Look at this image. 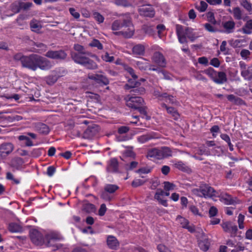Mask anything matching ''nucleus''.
<instances>
[{
	"instance_id": "1",
	"label": "nucleus",
	"mask_w": 252,
	"mask_h": 252,
	"mask_svg": "<svg viewBox=\"0 0 252 252\" xmlns=\"http://www.w3.org/2000/svg\"><path fill=\"white\" fill-rule=\"evenodd\" d=\"M14 59L16 61H20L23 67L33 71L36 70L37 68L46 70L52 66L50 61L37 54L23 56L21 53H18L14 55Z\"/></svg>"
},
{
	"instance_id": "2",
	"label": "nucleus",
	"mask_w": 252,
	"mask_h": 252,
	"mask_svg": "<svg viewBox=\"0 0 252 252\" xmlns=\"http://www.w3.org/2000/svg\"><path fill=\"white\" fill-rule=\"evenodd\" d=\"M74 48L78 53L72 52L71 56L74 62L84 66L88 69H94L97 68V64L93 60L87 57H91L96 60L98 58L94 55L87 52L84 47L79 44L74 45Z\"/></svg>"
},
{
	"instance_id": "3",
	"label": "nucleus",
	"mask_w": 252,
	"mask_h": 252,
	"mask_svg": "<svg viewBox=\"0 0 252 252\" xmlns=\"http://www.w3.org/2000/svg\"><path fill=\"white\" fill-rule=\"evenodd\" d=\"M176 32L179 41L181 43H186L187 38L193 41L199 37L198 33L193 29L188 28L184 31L181 26H177Z\"/></svg>"
},
{
	"instance_id": "4",
	"label": "nucleus",
	"mask_w": 252,
	"mask_h": 252,
	"mask_svg": "<svg viewBox=\"0 0 252 252\" xmlns=\"http://www.w3.org/2000/svg\"><path fill=\"white\" fill-rule=\"evenodd\" d=\"M193 192L198 196L204 197L205 198L219 196V194L213 188L207 185H202L199 189H193Z\"/></svg>"
},
{
	"instance_id": "5",
	"label": "nucleus",
	"mask_w": 252,
	"mask_h": 252,
	"mask_svg": "<svg viewBox=\"0 0 252 252\" xmlns=\"http://www.w3.org/2000/svg\"><path fill=\"white\" fill-rule=\"evenodd\" d=\"M124 28L121 31L116 32V34H122L126 38L131 37L134 33V29L130 19L124 20Z\"/></svg>"
},
{
	"instance_id": "6",
	"label": "nucleus",
	"mask_w": 252,
	"mask_h": 252,
	"mask_svg": "<svg viewBox=\"0 0 252 252\" xmlns=\"http://www.w3.org/2000/svg\"><path fill=\"white\" fill-rule=\"evenodd\" d=\"M124 69L132 77V79H129L128 83L125 86V89L129 90L138 86L139 83L135 81L137 76L134 73V70L131 67L126 65H124Z\"/></svg>"
},
{
	"instance_id": "7",
	"label": "nucleus",
	"mask_w": 252,
	"mask_h": 252,
	"mask_svg": "<svg viewBox=\"0 0 252 252\" xmlns=\"http://www.w3.org/2000/svg\"><path fill=\"white\" fill-rule=\"evenodd\" d=\"M126 105L130 108L137 109L142 104L144 100L141 97L127 95L125 98Z\"/></svg>"
},
{
	"instance_id": "8",
	"label": "nucleus",
	"mask_w": 252,
	"mask_h": 252,
	"mask_svg": "<svg viewBox=\"0 0 252 252\" xmlns=\"http://www.w3.org/2000/svg\"><path fill=\"white\" fill-rule=\"evenodd\" d=\"M30 238L32 243L37 246H42L44 243L43 235L36 229L30 231Z\"/></svg>"
},
{
	"instance_id": "9",
	"label": "nucleus",
	"mask_w": 252,
	"mask_h": 252,
	"mask_svg": "<svg viewBox=\"0 0 252 252\" xmlns=\"http://www.w3.org/2000/svg\"><path fill=\"white\" fill-rule=\"evenodd\" d=\"M239 66L242 76L245 80H250L252 78V65L247 66L244 62L241 61L239 62Z\"/></svg>"
},
{
	"instance_id": "10",
	"label": "nucleus",
	"mask_w": 252,
	"mask_h": 252,
	"mask_svg": "<svg viewBox=\"0 0 252 252\" xmlns=\"http://www.w3.org/2000/svg\"><path fill=\"white\" fill-rule=\"evenodd\" d=\"M221 32L229 34L234 32L235 28V23L233 20L222 21L221 26Z\"/></svg>"
},
{
	"instance_id": "11",
	"label": "nucleus",
	"mask_w": 252,
	"mask_h": 252,
	"mask_svg": "<svg viewBox=\"0 0 252 252\" xmlns=\"http://www.w3.org/2000/svg\"><path fill=\"white\" fill-rule=\"evenodd\" d=\"M88 78L90 80L94 81L98 84L107 85L109 83L108 79L101 73L96 74H89Z\"/></svg>"
},
{
	"instance_id": "12",
	"label": "nucleus",
	"mask_w": 252,
	"mask_h": 252,
	"mask_svg": "<svg viewBox=\"0 0 252 252\" xmlns=\"http://www.w3.org/2000/svg\"><path fill=\"white\" fill-rule=\"evenodd\" d=\"M45 56L48 58H51L53 59L63 60L66 57L67 54L65 53L64 51L63 50H51L48 51L46 53Z\"/></svg>"
},
{
	"instance_id": "13",
	"label": "nucleus",
	"mask_w": 252,
	"mask_h": 252,
	"mask_svg": "<svg viewBox=\"0 0 252 252\" xmlns=\"http://www.w3.org/2000/svg\"><path fill=\"white\" fill-rule=\"evenodd\" d=\"M135 63L137 67L141 70H145L147 69L153 71L158 70L157 67H155L151 65L149 62L144 58L140 61H136Z\"/></svg>"
},
{
	"instance_id": "14",
	"label": "nucleus",
	"mask_w": 252,
	"mask_h": 252,
	"mask_svg": "<svg viewBox=\"0 0 252 252\" xmlns=\"http://www.w3.org/2000/svg\"><path fill=\"white\" fill-rule=\"evenodd\" d=\"M32 5L30 2H24L21 1H16L11 6V10L14 13H18L22 9H26Z\"/></svg>"
},
{
	"instance_id": "15",
	"label": "nucleus",
	"mask_w": 252,
	"mask_h": 252,
	"mask_svg": "<svg viewBox=\"0 0 252 252\" xmlns=\"http://www.w3.org/2000/svg\"><path fill=\"white\" fill-rule=\"evenodd\" d=\"M60 239L59 235L55 232H50L46 235L45 240L47 241L44 242L45 245L47 247H54V242Z\"/></svg>"
},
{
	"instance_id": "16",
	"label": "nucleus",
	"mask_w": 252,
	"mask_h": 252,
	"mask_svg": "<svg viewBox=\"0 0 252 252\" xmlns=\"http://www.w3.org/2000/svg\"><path fill=\"white\" fill-rule=\"evenodd\" d=\"M139 12L141 15L153 17L155 14L154 8L151 5H144L139 9Z\"/></svg>"
},
{
	"instance_id": "17",
	"label": "nucleus",
	"mask_w": 252,
	"mask_h": 252,
	"mask_svg": "<svg viewBox=\"0 0 252 252\" xmlns=\"http://www.w3.org/2000/svg\"><path fill=\"white\" fill-rule=\"evenodd\" d=\"M153 62L157 64L159 66L164 67L166 66L165 60L162 54L159 52L154 53L152 57Z\"/></svg>"
},
{
	"instance_id": "18",
	"label": "nucleus",
	"mask_w": 252,
	"mask_h": 252,
	"mask_svg": "<svg viewBox=\"0 0 252 252\" xmlns=\"http://www.w3.org/2000/svg\"><path fill=\"white\" fill-rule=\"evenodd\" d=\"M177 222L179 223L183 228L187 229L189 231L193 232L194 231V227L193 225H189V221L185 218L181 216H177L176 218Z\"/></svg>"
},
{
	"instance_id": "19",
	"label": "nucleus",
	"mask_w": 252,
	"mask_h": 252,
	"mask_svg": "<svg viewBox=\"0 0 252 252\" xmlns=\"http://www.w3.org/2000/svg\"><path fill=\"white\" fill-rule=\"evenodd\" d=\"M176 149H174L173 151H172L168 147H162L160 148V158L162 159L172 157L173 153H176Z\"/></svg>"
},
{
	"instance_id": "20",
	"label": "nucleus",
	"mask_w": 252,
	"mask_h": 252,
	"mask_svg": "<svg viewBox=\"0 0 252 252\" xmlns=\"http://www.w3.org/2000/svg\"><path fill=\"white\" fill-rule=\"evenodd\" d=\"M118 169V162L117 159L112 158L108 162L107 171L108 172H116Z\"/></svg>"
},
{
	"instance_id": "21",
	"label": "nucleus",
	"mask_w": 252,
	"mask_h": 252,
	"mask_svg": "<svg viewBox=\"0 0 252 252\" xmlns=\"http://www.w3.org/2000/svg\"><path fill=\"white\" fill-rule=\"evenodd\" d=\"M14 149V146L10 143L1 144L0 147V156L2 154H10Z\"/></svg>"
},
{
	"instance_id": "22",
	"label": "nucleus",
	"mask_w": 252,
	"mask_h": 252,
	"mask_svg": "<svg viewBox=\"0 0 252 252\" xmlns=\"http://www.w3.org/2000/svg\"><path fill=\"white\" fill-rule=\"evenodd\" d=\"M107 244L108 247L111 249H115L119 246V242L117 239L111 235L107 237Z\"/></svg>"
},
{
	"instance_id": "23",
	"label": "nucleus",
	"mask_w": 252,
	"mask_h": 252,
	"mask_svg": "<svg viewBox=\"0 0 252 252\" xmlns=\"http://www.w3.org/2000/svg\"><path fill=\"white\" fill-rule=\"evenodd\" d=\"M157 137L153 133H149L137 137V140L140 143H144L149 140L157 138Z\"/></svg>"
},
{
	"instance_id": "24",
	"label": "nucleus",
	"mask_w": 252,
	"mask_h": 252,
	"mask_svg": "<svg viewBox=\"0 0 252 252\" xmlns=\"http://www.w3.org/2000/svg\"><path fill=\"white\" fill-rule=\"evenodd\" d=\"M220 197V201L226 205L232 204L236 202L230 195L226 193L221 194Z\"/></svg>"
},
{
	"instance_id": "25",
	"label": "nucleus",
	"mask_w": 252,
	"mask_h": 252,
	"mask_svg": "<svg viewBox=\"0 0 252 252\" xmlns=\"http://www.w3.org/2000/svg\"><path fill=\"white\" fill-rule=\"evenodd\" d=\"M164 191L161 189H158L155 195V198L158 200L159 202L164 206H167V203L166 200L162 198Z\"/></svg>"
},
{
	"instance_id": "26",
	"label": "nucleus",
	"mask_w": 252,
	"mask_h": 252,
	"mask_svg": "<svg viewBox=\"0 0 252 252\" xmlns=\"http://www.w3.org/2000/svg\"><path fill=\"white\" fill-rule=\"evenodd\" d=\"M145 48L144 45L137 44L133 47L132 52L136 55H143L145 53Z\"/></svg>"
},
{
	"instance_id": "27",
	"label": "nucleus",
	"mask_w": 252,
	"mask_h": 252,
	"mask_svg": "<svg viewBox=\"0 0 252 252\" xmlns=\"http://www.w3.org/2000/svg\"><path fill=\"white\" fill-rule=\"evenodd\" d=\"M147 157L160 159V149L154 148L149 150L147 154Z\"/></svg>"
},
{
	"instance_id": "28",
	"label": "nucleus",
	"mask_w": 252,
	"mask_h": 252,
	"mask_svg": "<svg viewBox=\"0 0 252 252\" xmlns=\"http://www.w3.org/2000/svg\"><path fill=\"white\" fill-rule=\"evenodd\" d=\"M161 106L165 108L168 113L172 115L173 118L175 120L178 119L179 118V115L177 111L172 107H168L165 103H162Z\"/></svg>"
},
{
	"instance_id": "29",
	"label": "nucleus",
	"mask_w": 252,
	"mask_h": 252,
	"mask_svg": "<svg viewBox=\"0 0 252 252\" xmlns=\"http://www.w3.org/2000/svg\"><path fill=\"white\" fill-rule=\"evenodd\" d=\"M198 245L201 250L206 252L208 250L209 248L210 242L208 239L203 238H202V240H200L199 241Z\"/></svg>"
},
{
	"instance_id": "30",
	"label": "nucleus",
	"mask_w": 252,
	"mask_h": 252,
	"mask_svg": "<svg viewBox=\"0 0 252 252\" xmlns=\"http://www.w3.org/2000/svg\"><path fill=\"white\" fill-rule=\"evenodd\" d=\"M216 78H215L214 82L218 84H222L226 81V75L224 72H217Z\"/></svg>"
},
{
	"instance_id": "31",
	"label": "nucleus",
	"mask_w": 252,
	"mask_h": 252,
	"mask_svg": "<svg viewBox=\"0 0 252 252\" xmlns=\"http://www.w3.org/2000/svg\"><path fill=\"white\" fill-rule=\"evenodd\" d=\"M124 20H117L114 21L112 24V30L113 31H121L122 29L124 28Z\"/></svg>"
},
{
	"instance_id": "32",
	"label": "nucleus",
	"mask_w": 252,
	"mask_h": 252,
	"mask_svg": "<svg viewBox=\"0 0 252 252\" xmlns=\"http://www.w3.org/2000/svg\"><path fill=\"white\" fill-rule=\"evenodd\" d=\"M119 188V187L116 185L106 184L104 187L103 190L111 194L117 190Z\"/></svg>"
},
{
	"instance_id": "33",
	"label": "nucleus",
	"mask_w": 252,
	"mask_h": 252,
	"mask_svg": "<svg viewBox=\"0 0 252 252\" xmlns=\"http://www.w3.org/2000/svg\"><path fill=\"white\" fill-rule=\"evenodd\" d=\"M252 30V20L247 22L245 25L242 28V32L246 34H251Z\"/></svg>"
},
{
	"instance_id": "34",
	"label": "nucleus",
	"mask_w": 252,
	"mask_h": 252,
	"mask_svg": "<svg viewBox=\"0 0 252 252\" xmlns=\"http://www.w3.org/2000/svg\"><path fill=\"white\" fill-rule=\"evenodd\" d=\"M227 98L229 101L235 104L240 105L242 104L243 102V100L241 98L235 96L233 94L228 95L227 96Z\"/></svg>"
},
{
	"instance_id": "35",
	"label": "nucleus",
	"mask_w": 252,
	"mask_h": 252,
	"mask_svg": "<svg viewBox=\"0 0 252 252\" xmlns=\"http://www.w3.org/2000/svg\"><path fill=\"white\" fill-rule=\"evenodd\" d=\"M8 229L11 232H19L22 231L21 226L16 223H11L9 224Z\"/></svg>"
},
{
	"instance_id": "36",
	"label": "nucleus",
	"mask_w": 252,
	"mask_h": 252,
	"mask_svg": "<svg viewBox=\"0 0 252 252\" xmlns=\"http://www.w3.org/2000/svg\"><path fill=\"white\" fill-rule=\"evenodd\" d=\"M203 72L209 76L213 81L216 78L217 71H216L213 68L209 67L208 69L203 71Z\"/></svg>"
},
{
	"instance_id": "37",
	"label": "nucleus",
	"mask_w": 252,
	"mask_h": 252,
	"mask_svg": "<svg viewBox=\"0 0 252 252\" xmlns=\"http://www.w3.org/2000/svg\"><path fill=\"white\" fill-rule=\"evenodd\" d=\"M37 130L43 134H48L49 132V128L47 125L44 124H39L37 126Z\"/></svg>"
},
{
	"instance_id": "38",
	"label": "nucleus",
	"mask_w": 252,
	"mask_h": 252,
	"mask_svg": "<svg viewBox=\"0 0 252 252\" xmlns=\"http://www.w3.org/2000/svg\"><path fill=\"white\" fill-rule=\"evenodd\" d=\"M233 15L236 20H241L242 18V12L241 9L236 7L233 9Z\"/></svg>"
},
{
	"instance_id": "39",
	"label": "nucleus",
	"mask_w": 252,
	"mask_h": 252,
	"mask_svg": "<svg viewBox=\"0 0 252 252\" xmlns=\"http://www.w3.org/2000/svg\"><path fill=\"white\" fill-rule=\"evenodd\" d=\"M239 2L248 12L252 11V5L247 0H239Z\"/></svg>"
},
{
	"instance_id": "40",
	"label": "nucleus",
	"mask_w": 252,
	"mask_h": 252,
	"mask_svg": "<svg viewBox=\"0 0 252 252\" xmlns=\"http://www.w3.org/2000/svg\"><path fill=\"white\" fill-rule=\"evenodd\" d=\"M162 98V100L165 101L167 103L173 104L175 102V99L172 95H168L166 93L162 94L160 96Z\"/></svg>"
},
{
	"instance_id": "41",
	"label": "nucleus",
	"mask_w": 252,
	"mask_h": 252,
	"mask_svg": "<svg viewBox=\"0 0 252 252\" xmlns=\"http://www.w3.org/2000/svg\"><path fill=\"white\" fill-rule=\"evenodd\" d=\"M30 26L32 31L34 32L38 31L41 27L40 24L36 20L31 21Z\"/></svg>"
},
{
	"instance_id": "42",
	"label": "nucleus",
	"mask_w": 252,
	"mask_h": 252,
	"mask_svg": "<svg viewBox=\"0 0 252 252\" xmlns=\"http://www.w3.org/2000/svg\"><path fill=\"white\" fill-rule=\"evenodd\" d=\"M18 139L20 141H25V144L27 146H32L33 145L32 142L26 135H20L18 137Z\"/></svg>"
},
{
	"instance_id": "43",
	"label": "nucleus",
	"mask_w": 252,
	"mask_h": 252,
	"mask_svg": "<svg viewBox=\"0 0 252 252\" xmlns=\"http://www.w3.org/2000/svg\"><path fill=\"white\" fill-rule=\"evenodd\" d=\"M174 166L177 168L182 171H186L188 170V166L185 163H183L181 161H177L175 164Z\"/></svg>"
},
{
	"instance_id": "44",
	"label": "nucleus",
	"mask_w": 252,
	"mask_h": 252,
	"mask_svg": "<svg viewBox=\"0 0 252 252\" xmlns=\"http://www.w3.org/2000/svg\"><path fill=\"white\" fill-rule=\"evenodd\" d=\"M93 17L94 20L98 23V24L102 23L104 22V17L97 12H95L93 13Z\"/></svg>"
},
{
	"instance_id": "45",
	"label": "nucleus",
	"mask_w": 252,
	"mask_h": 252,
	"mask_svg": "<svg viewBox=\"0 0 252 252\" xmlns=\"http://www.w3.org/2000/svg\"><path fill=\"white\" fill-rule=\"evenodd\" d=\"M207 7V3L204 1H201L199 4L196 5V8L200 12H204L206 10Z\"/></svg>"
},
{
	"instance_id": "46",
	"label": "nucleus",
	"mask_w": 252,
	"mask_h": 252,
	"mask_svg": "<svg viewBox=\"0 0 252 252\" xmlns=\"http://www.w3.org/2000/svg\"><path fill=\"white\" fill-rule=\"evenodd\" d=\"M113 2L118 6L128 7L130 5L126 0H114Z\"/></svg>"
},
{
	"instance_id": "47",
	"label": "nucleus",
	"mask_w": 252,
	"mask_h": 252,
	"mask_svg": "<svg viewBox=\"0 0 252 252\" xmlns=\"http://www.w3.org/2000/svg\"><path fill=\"white\" fill-rule=\"evenodd\" d=\"M240 55L243 60H247L249 58L251 52L249 50L242 49L240 53Z\"/></svg>"
},
{
	"instance_id": "48",
	"label": "nucleus",
	"mask_w": 252,
	"mask_h": 252,
	"mask_svg": "<svg viewBox=\"0 0 252 252\" xmlns=\"http://www.w3.org/2000/svg\"><path fill=\"white\" fill-rule=\"evenodd\" d=\"M245 220L244 215L240 214L238 217V223L239 228L241 229L244 228V221Z\"/></svg>"
},
{
	"instance_id": "49",
	"label": "nucleus",
	"mask_w": 252,
	"mask_h": 252,
	"mask_svg": "<svg viewBox=\"0 0 252 252\" xmlns=\"http://www.w3.org/2000/svg\"><path fill=\"white\" fill-rule=\"evenodd\" d=\"M175 185L169 182H164V189L166 191H169L174 189Z\"/></svg>"
},
{
	"instance_id": "50",
	"label": "nucleus",
	"mask_w": 252,
	"mask_h": 252,
	"mask_svg": "<svg viewBox=\"0 0 252 252\" xmlns=\"http://www.w3.org/2000/svg\"><path fill=\"white\" fill-rule=\"evenodd\" d=\"M69 12L71 16L73 17L75 19L78 20L80 17V13L74 8H69Z\"/></svg>"
},
{
	"instance_id": "51",
	"label": "nucleus",
	"mask_w": 252,
	"mask_h": 252,
	"mask_svg": "<svg viewBox=\"0 0 252 252\" xmlns=\"http://www.w3.org/2000/svg\"><path fill=\"white\" fill-rule=\"evenodd\" d=\"M89 45L92 47H96L98 49H102L103 48L102 45L98 40L96 39L93 40L89 43Z\"/></svg>"
},
{
	"instance_id": "52",
	"label": "nucleus",
	"mask_w": 252,
	"mask_h": 252,
	"mask_svg": "<svg viewBox=\"0 0 252 252\" xmlns=\"http://www.w3.org/2000/svg\"><path fill=\"white\" fill-rule=\"evenodd\" d=\"M101 197L105 201H110L112 199V196L107 191L103 190L101 193Z\"/></svg>"
},
{
	"instance_id": "53",
	"label": "nucleus",
	"mask_w": 252,
	"mask_h": 252,
	"mask_svg": "<svg viewBox=\"0 0 252 252\" xmlns=\"http://www.w3.org/2000/svg\"><path fill=\"white\" fill-rule=\"evenodd\" d=\"M101 58L102 60L107 62H112L114 61V57L110 56L109 54L106 52L103 55H102Z\"/></svg>"
},
{
	"instance_id": "54",
	"label": "nucleus",
	"mask_w": 252,
	"mask_h": 252,
	"mask_svg": "<svg viewBox=\"0 0 252 252\" xmlns=\"http://www.w3.org/2000/svg\"><path fill=\"white\" fill-rule=\"evenodd\" d=\"M157 71H158V73H160L162 75L163 78L166 80L172 79V75L169 73L166 72L164 71L160 70L158 68Z\"/></svg>"
},
{
	"instance_id": "55",
	"label": "nucleus",
	"mask_w": 252,
	"mask_h": 252,
	"mask_svg": "<svg viewBox=\"0 0 252 252\" xmlns=\"http://www.w3.org/2000/svg\"><path fill=\"white\" fill-rule=\"evenodd\" d=\"M227 43L226 41H223L220 46V50L223 52L224 54L226 55L228 54V50L226 49V46Z\"/></svg>"
},
{
	"instance_id": "56",
	"label": "nucleus",
	"mask_w": 252,
	"mask_h": 252,
	"mask_svg": "<svg viewBox=\"0 0 252 252\" xmlns=\"http://www.w3.org/2000/svg\"><path fill=\"white\" fill-rule=\"evenodd\" d=\"M231 223L230 222H224L221 223V226L223 230L226 232L230 231V227L231 225Z\"/></svg>"
},
{
	"instance_id": "57",
	"label": "nucleus",
	"mask_w": 252,
	"mask_h": 252,
	"mask_svg": "<svg viewBox=\"0 0 252 252\" xmlns=\"http://www.w3.org/2000/svg\"><path fill=\"white\" fill-rule=\"evenodd\" d=\"M243 42V40L241 39H236L231 41V45L233 47H240L241 46V43Z\"/></svg>"
},
{
	"instance_id": "58",
	"label": "nucleus",
	"mask_w": 252,
	"mask_h": 252,
	"mask_svg": "<svg viewBox=\"0 0 252 252\" xmlns=\"http://www.w3.org/2000/svg\"><path fill=\"white\" fill-rule=\"evenodd\" d=\"M204 27L206 29V30L211 32H217L216 29L212 25L209 23H206L204 25Z\"/></svg>"
},
{
	"instance_id": "59",
	"label": "nucleus",
	"mask_w": 252,
	"mask_h": 252,
	"mask_svg": "<svg viewBox=\"0 0 252 252\" xmlns=\"http://www.w3.org/2000/svg\"><path fill=\"white\" fill-rule=\"evenodd\" d=\"M217 213H218V209H217L216 207H215L214 206H212L210 208L209 211V214L210 217H213L216 216Z\"/></svg>"
},
{
	"instance_id": "60",
	"label": "nucleus",
	"mask_w": 252,
	"mask_h": 252,
	"mask_svg": "<svg viewBox=\"0 0 252 252\" xmlns=\"http://www.w3.org/2000/svg\"><path fill=\"white\" fill-rule=\"evenodd\" d=\"M210 64L215 67H218L220 65V62L218 58H214L211 60Z\"/></svg>"
},
{
	"instance_id": "61",
	"label": "nucleus",
	"mask_w": 252,
	"mask_h": 252,
	"mask_svg": "<svg viewBox=\"0 0 252 252\" xmlns=\"http://www.w3.org/2000/svg\"><path fill=\"white\" fill-rule=\"evenodd\" d=\"M138 162L136 161H132L129 164L126 165V169L127 170H131L136 168L137 166Z\"/></svg>"
},
{
	"instance_id": "62",
	"label": "nucleus",
	"mask_w": 252,
	"mask_h": 252,
	"mask_svg": "<svg viewBox=\"0 0 252 252\" xmlns=\"http://www.w3.org/2000/svg\"><path fill=\"white\" fill-rule=\"evenodd\" d=\"M198 62L200 64L205 65H208L209 61L207 58L205 57H200L198 59Z\"/></svg>"
},
{
	"instance_id": "63",
	"label": "nucleus",
	"mask_w": 252,
	"mask_h": 252,
	"mask_svg": "<svg viewBox=\"0 0 252 252\" xmlns=\"http://www.w3.org/2000/svg\"><path fill=\"white\" fill-rule=\"evenodd\" d=\"M106 205L104 204H101L98 211L99 215L101 216H103L106 212Z\"/></svg>"
},
{
	"instance_id": "64",
	"label": "nucleus",
	"mask_w": 252,
	"mask_h": 252,
	"mask_svg": "<svg viewBox=\"0 0 252 252\" xmlns=\"http://www.w3.org/2000/svg\"><path fill=\"white\" fill-rule=\"evenodd\" d=\"M158 249L159 252H171V251L167 249L164 245L161 244L158 245Z\"/></svg>"
}]
</instances>
